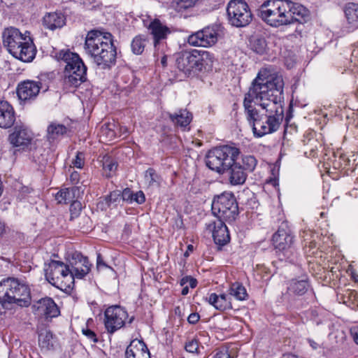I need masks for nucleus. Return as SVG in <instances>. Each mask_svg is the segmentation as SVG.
Returning <instances> with one entry per match:
<instances>
[{
  "label": "nucleus",
  "mask_w": 358,
  "mask_h": 358,
  "mask_svg": "<svg viewBox=\"0 0 358 358\" xmlns=\"http://www.w3.org/2000/svg\"><path fill=\"white\" fill-rule=\"evenodd\" d=\"M284 80L281 75L268 69H261L245 95L243 106L254 136L261 138L275 132L283 117L280 104Z\"/></svg>",
  "instance_id": "f257e3e1"
},
{
  "label": "nucleus",
  "mask_w": 358,
  "mask_h": 358,
  "mask_svg": "<svg viewBox=\"0 0 358 358\" xmlns=\"http://www.w3.org/2000/svg\"><path fill=\"white\" fill-rule=\"evenodd\" d=\"M308 15L303 6L289 0H266L259 8V16L273 27L301 22Z\"/></svg>",
  "instance_id": "f03ea898"
},
{
  "label": "nucleus",
  "mask_w": 358,
  "mask_h": 358,
  "mask_svg": "<svg viewBox=\"0 0 358 358\" xmlns=\"http://www.w3.org/2000/svg\"><path fill=\"white\" fill-rule=\"evenodd\" d=\"M86 53L102 69L110 68L116 61V48L113 36L108 32L92 30L87 34L85 42Z\"/></svg>",
  "instance_id": "7ed1b4c3"
},
{
  "label": "nucleus",
  "mask_w": 358,
  "mask_h": 358,
  "mask_svg": "<svg viewBox=\"0 0 358 358\" xmlns=\"http://www.w3.org/2000/svg\"><path fill=\"white\" fill-rule=\"evenodd\" d=\"M3 44L15 58L29 62L36 55V47L31 38L30 32H21L14 27L6 28L2 33Z\"/></svg>",
  "instance_id": "20e7f679"
},
{
  "label": "nucleus",
  "mask_w": 358,
  "mask_h": 358,
  "mask_svg": "<svg viewBox=\"0 0 358 358\" xmlns=\"http://www.w3.org/2000/svg\"><path fill=\"white\" fill-rule=\"evenodd\" d=\"M213 62V55L210 52L196 49L182 51L177 54L176 59L177 69L187 77L210 68Z\"/></svg>",
  "instance_id": "39448f33"
},
{
  "label": "nucleus",
  "mask_w": 358,
  "mask_h": 358,
  "mask_svg": "<svg viewBox=\"0 0 358 358\" xmlns=\"http://www.w3.org/2000/svg\"><path fill=\"white\" fill-rule=\"evenodd\" d=\"M0 303H15L21 307H27L31 303L30 289L17 278H4L0 281Z\"/></svg>",
  "instance_id": "423d86ee"
},
{
  "label": "nucleus",
  "mask_w": 358,
  "mask_h": 358,
  "mask_svg": "<svg viewBox=\"0 0 358 358\" xmlns=\"http://www.w3.org/2000/svg\"><path fill=\"white\" fill-rule=\"evenodd\" d=\"M239 154V149L236 147H217L210 150L207 153L206 164L212 171L223 174L236 161Z\"/></svg>",
  "instance_id": "0eeeda50"
},
{
  "label": "nucleus",
  "mask_w": 358,
  "mask_h": 358,
  "mask_svg": "<svg viewBox=\"0 0 358 358\" xmlns=\"http://www.w3.org/2000/svg\"><path fill=\"white\" fill-rule=\"evenodd\" d=\"M59 57L66 63L64 71L66 85L78 87L85 81L87 67L77 53L69 50H62Z\"/></svg>",
  "instance_id": "6e6552de"
},
{
  "label": "nucleus",
  "mask_w": 358,
  "mask_h": 358,
  "mask_svg": "<svg viewBox=\"0 0 358 358\" xmlns=\"http://www.w3.org/2000/svg\"><path fill=\"white\" fill-rule=\"evenodd\" d=\"M272 241L275 249L281 255L294 262L298 256L294 247V236L287 222H282L278 231L273 235Z\"/></svg>",
  "instance_id": "1a4fd4ad"
},
{
  "label": "nucleus",
  "mask_w": 358,
  "mask_h": 358,
  "mask_svg": "<svg viewBox=\"0 0 358 358\" xmlns=\"http://www.w3.org/2000/svg\"><path fill=\"white\" fill-rule=\"evenodd\" d=\"M48 282L61 290H68L73 287V275L69 266L60 261L52 260L45 269Z\"/></svg>",
  "instance_id": "9d476101"
},
{
  "label": "nucleus",
  "mask_w": 358,
  "mask_h": 358,
  "mask_svg": "<svg viewBox=\"0 0 358 358\" xmlns=\"http://www.w3.org/2000/svg\"><path fill=\"white\" fill-rule=\"evenodd\" d=\"M212 212L219 219L229 223L236 220L238 215V207L234 196L224 192L215 196L212 203Z\"/></svg>",
  "instance_id": "9b49d317"
},
{
  "label": "nucleus",
  "mask_w": 358,
  "mask_h": 358,
  "mask_svg": "<svg viewBox=\"0 0 358 358\" xmlns=\"http://www.w3.org/2000/svg\"><path fill=\"white\" fill-rule=\"evenodd\" d=\"M229 23L236 27L248 25L252 19L249 6L244 0H231L227 7Z\"/></svg>",
  "instance_id": "f8f14e48"
},
{
  "label": "nucleus",
  "mask_w": 358,
  "mask_h": 358,
  "mask_svg": "<svg viewBox=\"0 0 358 358\" xmlns=\"http://www.w3.org/2000/svg\"><path fill=\"white\" fill-rule=\"evenodd\" d=\"M104 316V324L107 331L113 334L124 325L128 314L123 308L113 306L105 310Z\"/></svg>",
  "instance_id": "ddd939ff"
},
{
  "label": "nucleus",
  "mask_w": 358,
  "mask_h": 358,
  "mask_svg": "<svg viewBox=\"0 0 358 358\" xmlns=\"http://www.w3.org/2000/svg\"><path fill=\"white\" fill-rule=\"evenodd\" d=\"M217 37V29L207 27L189 36L187 43L192 46L210 47L216 43Z\"/></svg>",
  "instance_id": "4468645a"
},
{
  "label": "nucleus",
  "mask_w": 358,
  "mask_h": 358,
  "mask_svg": "<svg viewBox=\"0 0 358 358\" xmlns=\"http://www.w3.org/2000/svg\"><path fill=\"white\" fill-rule=\"evenodd\" d=\"M71 274L73 275V280L75 278H83L90 271L91 264L87 257H84L80 252H73L69 261Z\"/></svg>",
  "instance_id": "2eb2a0df"
},
{
  "label": "nucleus",
  "mask_w": 358,
  "mask_h": 358,
  "mask_svg": "<svg viewBox=\"0 0 358 358\" xmlns=\"http://www.w3.org/2000/svg\"><path fill=\"white\" fill-rule=\"evenodd\" d=\"M224 221L215 219L206 224V229L212 234L215 244L222 246L230 241L228 229Z\"/></svg>",
  "instance_id": "dca6fc26"
},
{
  "label": "nucleus",
  "mask_w": 358,
  "mask_h": 358,
  "mask_svg": "<svg viewBox=\"0 0 358 358\" xmlns=\"http://www.w3.org/2000/svg\"><path fill=\"white\" fill-rule=\"evenodd\" d=\"M33 139L32 132L24 124H16L8 136V141L14 147H27Z\"/></svg>",
  "instance_id": "f3484780"
},
{
  "label": "nucleus",
  "mask_w": 358,
  "mask_h": 358,
  "mask_svg": "<svg viewBox=\"0 0 358 358\" xmlns=\"http://www.w3.org/2000/svg\"><path fill=\"white\" fill-rule=\"evenodd\" d=\"M32 310L36 315L45 318L57 317L59 313L57 306L49 297L43 298L35 302L32 306Z\"/></svg>",
  "instance_id": "a211bd4d"
},
{
  "label": "nucleus",
  "mask_w": 358,
  "mask_h": 358,
  "mask_svg": "<svg viewBox=\"0 0 358 358\" xmlns=\"http://www.w3.org/2000/svg\"><path fill=\"white\" fill-rule=\"evenodd\" d=\"M148 29L152 36L155 49H157V46L163 43V41L167 38L168 35L171 34L170 29L158 19L152 20L148 26Z\"/></svg>",
  "instance_id": "6ab92c4d"
},
{
  "label": "nucleus",
  "mask_w": 358,
  "mask_h": 358,
  "mask_svg": "<svg viewBox=\"0 0 358 358\" xmlns=\"http://www.w3.org/2000/svg\"><path fill=\"white\" fill-rule=\"evenodd\" d=\"M41 85L38 82L26 80L20 83L17 89V94L22 101L34 99L39 93Z\"/></svg>",
  "instance_id": "aec40b11"
},
{
  "label": "nucleus",
  "mask_w": 358,
  "mask_h": 358,
  "mask_svg": "<svg viewBox=\"0 0 358 358\" xmlns=\"http://www.w3.org/2000/svg\"><path fill=\"white\" fill-rule=\"evenodd\" d=\"M125 358H150V353L143 341L134 339L126 349Z\"/></svg>",
  "instance_id": "412c9836"
},
{
  "label": "nucleus",
  "mask_w": 358,
  "mask_h": 358,
  "mask_svg": "<svg viewBox=\"0 0 358 358\" xmlns=\"http://www.w3.org/2000/svg\"><path fill=\"white\" fill-rule=\"evenodd\" d=\"M15 121V114L13 106L6 101H0V127H11Z\"/></svg>",
  "instance_id": "4be33fe9"
},
{
  "label": "nucleus",
  "mask_w": 358,
  "mask_h": 358,
  "mask_svg": "<svg viewBox=\"0 0 358 358\" xmlns=\"http://www.w3.org/2000/svg\"><path fill=\"white\" fill-rule=\"evenodd\" d=\"M208 302L216 310L225 311L232 308L230 297L225 293H211L206 298Z\"/></svg>",
  "instance_id": "5701e85b"
},
{
  "label": "nucleus",
  "mask_w": 358,
  "mask_h": 358,
  "mask_svg": "<svg viewBox=\"0 0 358 358\" xmlns=\"http://www.w3.org/2000/svg\"><path fill=\"white\" fill-rule=\"evenodd\" d=\"M310 285L306 278H293L287 282V293L293 296H302L306 293Z\"/></svg>",
  "instance_id": "b1692460"
},
{
  "label": "nucleus",
  "mask_w": 358,
  "mask_h": 358,
  "mask_svg": "<svg viewBox=\"0 0 358 358\" xmlns=\"http://www.w3.org/2000/svg\"><path fill=\"white\" fill-rule=\"evenodd\" d=\"M65 17L62 13H47L43 18V25L50 30L62 27L65 24Z\"/></svg>",
  "instance_id": "393cba45"
},
{
  "label": "nucleus",
  "mask_w": 358,
  "mask_h": 358,
  "mask_svg": "<svg viewBox=\"0 0 358 358\" xmlns=\"http://www.w3.org/2000/svg\"><path fill=\"white\" fill-rule=\"evenodd\" d=\"M229 171V181L232 185H243L247 178V174L243 168L236 162L230 166Z\"/></svg>",
  "instance_id": "a878e982"
},
{
  "label": "nucleus",
  "mask_w": 358,
  "mask_h": 358,
  "mask_svg": "<svg viewBox=\"0 0 358 358\" xmlns=\"http://www.w3.org/2000/svg\"><path fill=\"white\" fill-rule=\"evenodd\" d=\"M67 128L62 124L51 122L47 127L46 138L50 143L60 139L67 132Z\"/></svg>",
  "instance_id": "bb28decb"
},
{
  "label": "nucleus",
  "mask_w": 358,
  "mask_h": 358,
  "mask_svg": "<svg viewBox=\"0 0 358 358\" xmlns=\"http://www.w3.org/2000/svg\"><path fill=\"white\" fill-rule=\"evenodd\" d=\"M169 117L175 125L184 129L189 124L192 119V114L185 109H181L174 114H170Z\"/></svg>",
  "instance_id": "cd10ccee"
},
{
  "label": "nucleus",
  "mask_w": 358,
  "mask_h": 358,
  "mask_svg": "<svg viewBox=\"0 0 358 358\" xmlns=\"http://www.w3.org/2000/svg\"><path fill=\"white\" fill-rule=\"evenodd\" d=\"M102 166V174L106 178L113 177L117 171V163L110 155H105L101 160Z\"/></svg>",
  "instance_id": "c85d7f7f"
},
{
  "label": "nucleus",
  "mask_w": 358,
  "mask_h": 358,
  "mask_svg": "<svg viewBox=\"0 0 358 358\" xmlns=\"http://www.w3.org/2000/svg\"><path fill=\"white\" fill-rule=\"evenodd\" d=\"M344 12L348 23L354 29L358 28V4L348 3Z\"/></svg>",
  "instance_id": "c756f323"
},
{
  "label": "nucleus",
  "mask_w": 358,
  "mask_h": 358,
  "mask_svg": "<svg viewBox=\"0 0 358 358\" xmlns=\"http://www.w3.org/2000/svg\"><path fill=\"white\" fill-rule=\"evenodd\" d=\"M144 181L147 188L159 187L162 178L154 169L149 168L144 173Z\"/></svg>",
  "instance_id": "7c9ffc66"
},
{
  "label": "nucleus",
  "mask_w": 358,
  "mask_h": 358,
  "mask_svg": "<svg viewBox=\"0 0 358 358\" xmlns=\"http://www.w3.org/2000/svg\"><path fill=\"white\" fill-rule=\"evenodd\" d=\"M77 191L76 187L63 188L55 194V199L58 203H68L75 198V192Z\"/></svg>",
  "instance_id": "2f4dec72"
},
{
  "label": "nucleus",
  "mask_w": 358,
  "mask_h": 358,
  "mask_svg": "<svg viewBox=\"0 0 358 358\" xmlns=\"http://www.w3.org/2000/svg\"><path fill=\"white\" fill-rule=\"evenodd\" d=\"M229 294L239 301L245 300L248 297V293L245 287L239 282L232 283L229 289Z\"/></svg>",
  "instance_id": "473e14b6"
},
{
  "label": "nucleus",
  "mask_w": 358,
  "mask_h": 358,
  "mask_svg": "<svg viewBox=\"0 0 358 358\" xmlns=\"http://www.w3.org/2000/svg\"><path fill=\"white\" fill-rule=\"evenodd\" d=\"M115 125L113 123L103 124L100 130V138L101 141H111L116 137L115 131Z\"/></svg>",
  "instance_id": "72a5a7b5"
},
{
  "label": "nucleus",
  "mask_w": 358,
  "mask_h": 358,
  "mask_svg": "<svg viewBox=\"0 0 358 358\" xmlns=\"http://www.w3.org/2000/svg\"><path fill=\"white\" fill-rule=\"evenodd\" d=\"M52 334L47 330L42 329L38 334V344L41 348L49 350L53 346Z\"/></svg>",
  "instance_id": "f704fd0d"
},
{
  "label": "nucleus",
  "mask_w": 358,
  "mask_h": 358,
  "mask_svg": "<svg viewBox=\"0 0 358 358\" xmlns=\"http://www.w3.org/2000/svg\"><path fill=\"white\" fill-rule=\"evenodd\" d=\"M148 43L147 36L144 35L136 36L131 42V50L136 55H141Z\"/></svg>",
  "instance_id": "c9c22d12"
},
{
  "label": "nucleus",
  "mask_w": 358,
  "mask_h": 358,
  "mask_svg": "<svg viewBox=\"0 0 358 358\" xmlns=\"http://www.w3.org/2000/svg\"><path fill=\"white\" fill-rule=\"evenodd\" d=\"M341 299L347 306H352V308H358V292L355 290L347 289Z\"/></svg>",
  "instance_id": "e433bc0d"
},
{
  "label": "nucleus",
  "mask_w": 358,
  "mask_h": 358,
  "mask_svg": "<svg viewBox=\"0 0 358 358\" xmlns=\"http://www.w3.org/2000/svg\"><path fill=\"white\" fill-rule=\"evenodd\" d=\"M199 0H179L174 6L175 10L182 13L186 10L194 6Z\"/></svg>",
  "instance_id": "4c0bfd02"
},
{
  "label": "nucleus",
  "mask_w": 358,
  "mask_h": 358,
  "mask_svg": "<svg viewBox=\"0 0 358 358\" xmlns=\"http://www.w3.org/2000/svg\"><path fill=\"white\" fill-rule=\"evenodd\" d=\"M243 169L252 171L257 165V159L255 157L248 155L243 158Z\"/></svg>",
  "instance_id": "58836bf2"
},
{
  "label": "nucleus",
  "mask_w": 358,
  "mask_h": 358,
  "mask_svg": "<svg viewBox=\"0 0 358 358\" xmlns=\"http://www.w3.org/2000/svg\"><path fill=\"white\" fill-rule=\"evenodd\" d=\"M121 199V192L119 190L113 191L108 195L105 200L108 206Z\"/></svg>",
  "instance_id": "ea45409f"
},
{
  "label": "nucleus",
  "mask_w": 358,
  "mask_h": 358,
  "mask_svg": "<svg viewBox=\"0 0 358 358\" xmlns=\"http://www.w3.org/2000/svg\"><path fill=\"white\" fill-rule=\"evenodd\" d=\"M71 164L73 167L83 169L85 165V154L83 152H78Z\"/></svg>",
  "instance_id": "a19ab883"
},
{
  "label": "nucleus",
  "mask_w": 358,
  "mask_h": 358,
  "mask_svg": "<svg viewBox=\"0 0 358 358\" xmlns=\"http://www.w3.org/2000/svg\"><path fill=\"white\" fill-rule=\"evenodd\" d=\"M199 349V341L194 338L187 341L185 344L186 351L190 353H196Z\"/></svg>",
  "instance_id": "79ce46f5"
},
{
  "label": "nucleus",
  "mask_w": 358,
  "mask_h": 358,
  "mask_svg": "<svg viewBox=\"0 0 358 358\" xmlns=\"http://www.w3.org/2000/svg\"><path fill=\"white\" fill-rule=\"evenodd\" d=\"M71 203L70 206V212L71 214V217H77L79 215L80 212L81 211L82 204L80 202L74 200H73V201H71Z\"/></svg>",
  "instance_id": "37998d69"
},
{
  "label": "nucleus",
  "mask_w": 358,
  "mask_h": 358,
  "mask_svg": "<svg viewBox=\"0 0 358 358\" xmlns=\"http://www.w3.org/2000/svg\"><path fill=\"white\" fill-rule=\"evenodd\" d=\"M185 285L189 286L192 288L196 287L197 285V281L196 279L192 278L191 276H185L182 278L180 280V285L185 286Z\"/></svg>",
  "instance_id": "c03bdc74"
},
{
  "label": "nucleus",
  "mask_w": 358,
  "mask_h": 358,
  "mask_svg": "<svg viewBox=\"0 0 358 358\" xmlns=\"http://www.w3.org/2000/svg\"><path fill=\"white\" fill-rule=\"evenodd\" d=\"M82 332L90 341L93 343L98 342V338L96 334L91 329L86 327L83 329Z\"/></svg>",
  "instance_id": "a18cd8bd"
},
{
  "label": "nucleus",
  "mask_w": 358,
  "mask_h": 358,
  "mask_svg": "<svg viewBox=\"0 0 358 358\" xmlns=\"http://www.w3.org/2000/svg\"><path fill=\"white\" fill-rule=\"evenodd\" d=\"M133 194L134 192L130 189L126 188L121 193V199H122L123 201L132 203Z\"/></svg>",
  "instance_id": "49530a36"
},
{
  "label": "nucleus",
  "mask_w": 358,
  "mask_h": 358,
  "mask_svg": "<svg viewBox=\"0 0 358 358\" xmlns=\"http://www.w3.org/2000/svg\"><path fill=\"white\" fill-rule=\"evenodd\" d=\"M132 198V202H136L138 204L143 203L145 201V196L142 191L136 192L134 193Z\"/></svg>",
  "instance_id": "de8ad7c7"
},
{
  "label": "nucleus",
  "mask_w": 358,
  "mask_h": 358,
  "mask_svg": "<svg viewBox=\"0 0 358 358\" xmlns=\"http://www.w3.org/2000/svg\"><path fill=\"white\" fill-rule=\"evenodd\" d=\"M200 319V315L197 313H191L188 317L187 321L189 323L194 324H196Z\"/></svg>",
  "instance_id": "09e8293b"
},
{
  "label": "nucleus",
  "mask_w": 358,
  "mask_h": 358,
  "mask_svg": "<svg viewBox=\"0 0 358 358\" xmlns=\"http://www.w3.org/2000/svg\"><path fill=\"white\" fill-rule=\"evenodd\" d=\"M350 334L355 342L358 345V324L353 326L350 329Z\"/></svg>",
  "instance_id": "8fccbe9b"
},
{
  "label": "nucleus",
  "mask_w": 358,
  "mask_h": 358,
  "mask_svg": "<svg viewBox=\"0 0 358 358\" xmlns=\"http://www.w3.org/2000/svg\"><path fill=\"white\" fill-rule=\"evenodd\" d=\"M155 57H157V61H159L163 67H166L167 66V56L166 55H163L159 57V53H157L155 54Z\"/></svg>",
  "instance_id": "3c124183"
},
{
  "label": "nucleus",
  "mask_w": 358,
  "mask_h": 358,
  "mask_svg": "<svg viewBox=\"0 0 358 358\" xmlns=\"http://www.w3.org/2000/svg\"><path fill=\"white\" fill-rule=\"evenodd\" d=\"M70 180L73 184H77L80 180V174L77 171H73L70 175Z\"/></svg>",
  "instance_id": "603ef678"
},
{
  "label": "nucleus",
  "mask_w": 358,
  "mask_h": 358,
  "mask_svg": "<svg viewBox=\"0 0 358 358\" xmlns=\"http://www.w3.org/2000/svg\"><path fill=\"white\" fill-rule=\"evenodd\" d=\"M7 227L4 222L0 219V237L6 233Z\"/></svg>",
  "instance_id": "864d4df0"
},
{
  "label": "nucleus",
  "mask_w": 358,
  "mask_h": 358,
  "mask_svg": "<svg viewBox=\"0 0 358 358\" xmlns=\"http://www.w3.org/2000/svg\"><path fill=\"white\" fill-rule=\"evenodd\" d=\"M216 358H231L227 352H220L216 354Z\"/></svg>",
  "instance_id": "5fc2aeb1"
},
{
  "label": "nucleus",
  "mask_w": 358,
  "mask_h": 358,
  "mask_svg": "<svg viewBox=\"0 0 358 358\" xmlns=\"http://www.w3.org/2000/svg\"><path fill=\"white\" fill-rule=\"evenodd\" d=\"M259 42L260 43V47L258 48H256L255 51L258 53H262L264 50L265 42L264 41H259Z\"/></svg>",
  "instance_id": "6e6d98bb"
},
{
  "label": "nucleus",
  "mask_w": 358,
  "mask_h": 358,
  "mask_svg": "<svg viewBox=\"0 0 358 358\" xmlns=\"http://www.w3.org/2000/svg\"><path fill=\"white\" fill-rule=\"evenodd\" d=\"M308 342L313 349L316 350L318 348L319 344L317 342H315L313 340L310 339V338L308 339Z\"/></svg>",
  "instance_id": "4d7b16f0"
},
{
  "label": "nucleus",
  "mask_w": 358,
  "mask_h": 358,
  "mask_svg": "<svg viewBox=\"0 0 358 358\" xmlns=\"http://www.w3.org/2000/svg\"><path fill=\"white\" fill-rule=\"evenodd\" d=\"M351 278L355 282H358V273L355 270L351 271Z\"/></svg>",
  "instance_id": "13d9d810"
},
{
  "label": "nucleus",
  "mask_w": 358,
  "mask_h": 358,
  "mask_svg": "<svg viewBox=\"0 0 358 358\" xmlns=\"http://www.w3.org/2000/svg\"><path fill=\"white\" fill-rule=\"evenodd\" d=\"M183 288L182 289L181 294L182 295H187L189 293V287L188 285H185V286H182Z\"/></svg>",
  "instance_id": "bf43d9fd"
},
{
  "label": "nucleus",
  "mask_w": 358,
  "mask_h": 358,
  "mask_svg": "<svg viewBox=\"0 0 358 358\" xmlns=\"http://www.w3.org/2000/svg\"><path fill=\"white\" fill-rule=\"evenodd\" d=\"M193 248H193V245H189L187 246V251L185 252L184 255H185V257H188V256H189V252H192Z\"/></svg>",
  "instance_id": "052dcab7"
},
{
  "label": "nucleus",
  "mask_w": 358,
  "mask_h": 358,
  "mask_svg": "<svg viewBox=\"0 0 358 358\" xmlns=\"http://www.w3.org/2000/svg\"><path fill=\"white\" fill-rule=\"evenodd\" d=\"M97 264H98V265H99V264H101V262H100V261H99V257H98Z\"/></svg>",
  "instance_id": "680f3d73"
},
{
  "label": "nucleus",
  "mask_w": 358,
  "mask_h": 358,
  "mask_svg": "<svg viewBox=\"0 0 358 358\" xmlns=\"http://www.w3.org/2000/svg\"><path fill=\"white\" fill-rule=\"evenodd\" d=\"M97 264H98V265H99V264H101V262H100V261H99V257H98Z\"/></svg>",
  "instance_id": "e2e57ef3"
},
{
  "label": "nucleus",
  "mask_w": 358,
  "mask_h": 358,
  "mask_svg": "<svg viewBox=\"0 0 358 358\" xmlns=\"http://www.w3.org/2000/svg\"><path fill=\"white\" fill-rule=\"evenodd\" d=\"M1 193H2V190H1V189H0V196L1 195Z\"/></svg>",
  "instance_id": "0e129e2a"
},
{
  "label": "nucleus",
  "mask_w": 358,
  "mask_h": 358,
  "mask_svg": "<svg viewBox=\"0 0 358 358\" xmlns=\"http://www.w3.org/2000/svg\"><path fill=\"white\" fill-rule=\"evenodd\" d=\"M284 358H286V357H284ZM287 358H290V357H287Z\"/></svg>",
  "instance_id": "69168bd1"
}]
</instances>
